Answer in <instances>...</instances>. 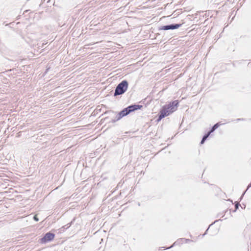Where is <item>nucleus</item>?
Returning a JSON list of instances; mask_svg holds the SVG:
<instances>
[{"instance_id":"nucleus-1","label":"nucleus","mask_w":251,"mask_h":251,"mask_svg":"<svg viewBox=\"0 0 251 251\" xmlns=\"http://www.w3.org/2000/svg\"><path fill=\"white\" fill-rule=\"evenodd\" d=\"M179 101L178 100H175L169 102L168 104L164 105L160 109V112L164 115L166 117L174 112L178 108Z\"/></svg>"},{"instance_id":"nucleus-2","label":"nucleus","mask_w":251,"mask_h":251,"mask_svg":"<svg viewBox=\"0 0 251 251\" xmlns=\"http://www.w3.org/2000/svg\"><path fill=\"white\" fill-rule=\"evenodd\" d=\"M128 84L127 80L126 79L123 80L116 87L113 96L116 97L124 94L127 91Z\"/></svg>"},{"instance_id":"nucleus-3","label":"nucleus","mask_w":251,"mask_h":251,"mask_svg":"<svg viewBox=\"0 0 251 251\" xmlns=\"http://www.w3.org/2000/svg\"><path fill=\"white\" fill-rule=\"evenodd\" d=\"M55 234L51 232L50 231L47 232L43 237L39 240V242L40 244H46L53 240L55 237Z\"/></svg>"},{"instance_id":"nucleus-4","label":"nucleus","mask_w":251,"mask_h":251,"mask_svg":"<svg viewBox=\"0 0 251 251\" xmlns=\"http://www.w3.org/2000/svg\"><path fill=\"white\" fill-rule=\"evenodd\" d=\"M127 115H128V114H127L125 108H124L120 112H116L115 117L113 118V119H112L111 120L108 122V123H114L120 120L123 117H124Z\"/></svg>"},{"instance_id":"nucleus-5","label":"nucleus","mask_w":251,"mask_h":251,"mask_svg":"<svg viewBox=\"0 0 251 251\" xmlns=\"http://www.w3.org/2000/svg\"><path fill=\"white\" fill-rule=\"evenodd\" d=\"M182 25L181 23H174L158 27V30H175L179 28Z\"/></svg>"},{"instance_id":"nucleus-6","label":"nucleus","mask_w":251,"mask_h":251,"mask_svg":"<svg viewBox=\"0 0 251 251\" xmlns=\"http://www.w3.org/2000/svg\"><path fill=\"white\" fill-rule=\"evenodd\" d=\"M116 114V111H114L112 110H107L104 113H103L101 116L103 115H106L104 118H102L101 120V122H106L108 123L109 122L108 121V119H110L111 120L112 119H113V118L115 117Z\"/></svg>"},{"instance_id":"nucleus-7","label":"nucleus","mask_w":251,"mask_h":251,"mask_svg":"<svg viewBox=\"0 0 251 251\" xmlns=\"http://www.w3.org/2000/svg\"><path fill=\"white\" fill-rule=\"evenodd\" d=\"M142 105L138 104L136 103H133L130 105H128L125 108L127 114H129L132 112L140 110L143 107Z\"/></svg>"},{"instance_id":"nucleus-8","label":"nucleus","mask_w":251,"mask_h":251,"mask_svg":"<svg viewBox=\"0 0 251 251\" xmlns=\"http://www.w3.org/2000/svg\"><path fill=\"white\" fill-rule=\"evenodd\" d=\"M191 241H192V240L190 239H186L184 238H179V239H177L176 241H175L172 246H171L170 247L168 248L167 249H170L173 248L175 246L180 245L184 242H185V243H188Z\"/></svg>"},{"instance_id":"nucleus-9","label":"nucleus","mask_w":251,"mask_h":251,"mask_svg":"<svg viewBox=\"0 0 251 251\" xmlns=\"http://www.w3.org/2000/svg\"><path fill=\"white\" fill-rule=\"evenodd\" d=\"M211 133H210V132L208 131L206 133H205L202 136V139L201 141L200 144L202 145L205 142V141L208 139V138L209 137Z\"/></svg>"},{"instance_id":"nucleus-10","label":"nucleus","mask_w":251,"mask_h":251,"mask_svg":"<svg viewBox=\"0 0 251 251\" xmlns=\"http://www.w3.org/2000/svg\"><path fill=\"white\" fill-rule=\"evenodd\" d=\"M75 221V219H74L71 222H70V223H68L67 224V225H65V226H62L60 228V231H64L65 230L68 229L69 227H70L72 225V224H73V221Z\"/></svg>"},{"instance_id":"nucleus-11","label":"nucleus","mask_w":251,"mask_h":251,"mask_svg":"<svg viewBox=\"0 0 251 251\" xmlns=\"http://www.w3.org/2000/svg\"><path fill=\"white\" fill-rule=\"evenodd\" d=\"M164 115L161 113L160 111L157 114V119L156 120V122L157 123L159 122L163 118H165Z\"/></svg>"},{"instance_id":"nucleus-12","label":"nucleus","mask_w":251,"mask_h":251,"mask_svg":"<svg viewBox=\"0 0 251 251\" xmlns=\"http://www.w3.org/2000/svg\"><path fill=\"white\" fill-rule=\"evenodd\" d=\"M223 220V219H219V220H215L214 222H213L212 224H211L207 228V229L206 230V231H205V232L204 233V234H202V237H203L204 236H205L207 233V231L210 227V226H212L213 225H214V224H215L216 223L218 222V221H222Z\"/></svg>"},{"instance_id":"nucleus-13","label":"nucleus","mask_w":251,"mask_h":251,"mask_svg":"<svg viewBox=\"0 0 251 251\" xmlns=\"http://www.w3.org/2000/svg\"><path fill=\"white\" fill-rule=\"evenodd\" d=\"M218 128V125H217L216 124V123L215 124H214L210 128V130H209V131L210 132V133H212V132H213L216 129H217Z\"/></svg>"},{"instance_id":"nucleus-14","label":"nucleus","mask_w":251,"mask_h":251,"mask_svg":"<svg viewBox=\"0 0 251 251\" xmlns=\"http://www.w3.org/2000/svg\"><path fill=\"white\" fill-rule=\"evenodd\" d=\"M234 206H235V208L236 209H239V206H241V205H240V204L239 202L235 201V202H234Z\"/></svg>"},{"instance_id":"nucleus-15","label":"nucleus","mask_w":251,"mask_h":251,"mask_svg":"<svg viewBox=\"0 0 251 251\" xmlns=\"http://www.w3.org/2000/svg\"><path fill=\"white\" fill-rule=\"evenodd\" d=\"M246 121V119L245 118H237L236 119H235L234 120H232V122H239V121Z\"/></svg>"},{"instance_id":"nucleus-16","label":"nucleus","mask_w":251,"mask_h":251,"mask_svg":"<svg viewBox=\"0 0 251 251\" xmlns=\"http://www.w3.org/2000/svg\"><path fill=\"white\" fill-rule=\"evenodd\" d=\"M33 220L36 222H38L39 221V219L37 216V215H35L33 217Z\"/></svg>"},{"instance_id":"nucleus-17","label":"nucleus","mask_w":251,"mask_h":251,"mask_svg":"<svg viewBox=\"0 0 251 251\" xmlns=\"http://www.w3.org/2000/svg\"><path fill=\"white\" fill-rule=\"evenodd\" d=\"M246 191H245L243 194H242L241 196L240 197V198H239V201H240L242 199H243V198L245 195V194L246 193Z\"/></svg>"},{"instance_id":"nucleus-18","label":"nucleus","mask_w":251,"mask_h":251,"mask_svg":"<svg viewBox=\"0 0 251 251\" xmlns=\"http://www.w3.org/2000/svg\"><path fill=\"white\" fill-rule=\"evenodd\" d=\"M227 211V210H226L225 211H224L222 213H218V215H217V217H218L221 216V215H223L224 213L225 214Z\"/></svg>"},{"instance_id":"nucleus-19","label":"nucleus","mask_w":251,"mask_h":251,"mask_svg":"<svg viewBox=\"0 0 251 251\" xmlns=\"http://www.w3.org/2000/svg\"><path fill=\"white\" fill-rule=\"evenodd\" d=\"M216 124L217 125H218V127H219L220 126L223 125L225 124L224 123H222L221 122H219L217 123Z\"/></svg>"},{"instance_id":"nucleus-20","label":"nucleus","mask_w":251,"mask_h":251,"mask_svg":"<svg viewBox=\"0 0 251 251\" xmlns=\"http://www.w3.org/2000/svg\"><path fill=\"white\" fill-rule=\"evenodd\" d=\"M50 68L49 67L48 68H47L46 69V71H45L44 73V75H45L46 74H47L49 71V70H50Z\"/></svg>"},{"instance_id":"nucleus-21","label":"nucleus","mask_w":251,"mask_h":251,"mask_svg":"<svg viewBox=\"0 0 251 251\" xmlns=\"http://www.w3.org/2000/svg\"><path fill=\"white\" fill-rule=\"evenodd\" d=\"M237 210V209H236L235 208L234 210H231V209H230V214L231 215V212H235Z\"/></svg>"},{"instance_id":"nucleus-22","label":"nucleus","mask_w":251,"mask_h":251,"mask_svg":"<svg viewBox=\"0 0 251 251\" xmlns=\"http://www.w3.org/2000/svg\"><path fill=\"white\" fill-rule=\"evenodd\" d=\"M29 11V10H25V11L24 12V13H23V14H25V13H26V12H28V11Z\"/></svg>"},{"instance_id":"nucleus-23","label":"nucleus","mask_w":251,"mask_h":251,"mask_svg":"<svg viewBox=\"0 0 251 251\" xmlns=\"http://www.w3.org/2000/svg\"><path fill=\"white\" fill-rule=\"evenodd\" d=\"M240 206L241 207V208H242V209H243V208H245V207H246V206H245V205H244V206Z\"/></svg>"}]
</instances>
